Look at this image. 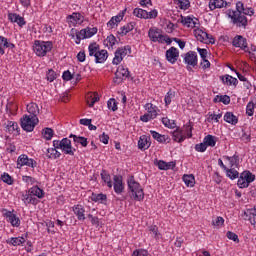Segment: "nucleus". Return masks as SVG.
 Instances as JSON below:
<instances>
[{"label": "nucleus", "mask_w": 256, "mask_h": 256, "mask_svg": "<svg viewBox=\"0 0 256 256\" xmlns=\"http://www.w3.org/2000/svg\"><path fill=\"white\" fill-rule=\"evenodd\" d=\"M164 29L166 33H172L175 30V24H173L171 21H166L164 23Z\"/></svg>", "instance_id": "nucleus-63"}, {"label": "nucleus", "mask_w": 256, "mask_h": 256, "mask_svg": "<svg viewBox=\"0 0 256 256\" xmlns=\"http://www.w3.org/2000/svg\"><path fill=\"white\" fill-rule=\"evenodd\" d=\"M203 142L207 147H215L217 145V137L209 134L204 137Z\"/></svg>", "instance_id": "nucleus-47"}, {"label": "nucleus", "mask_w": 256, "mask_h": 256, "mask_svg": "<svg viewBox=\"0 0 256 256\" xmlns=\"http://www.w3.org/2000/svg\"><path fill=\"white\" fill-rule=\"evenodd\" d=\"M112 187L117 195H121L125 191V184L123 183V176L114 175Z\"/></svg>", "instance_id": "nucleus-17"}, {"label": "nucleus", "mask_w": 256, "mask_h": 256, "mask_svg": "<svg viewBox=\"0 0 256 256\" xmlns=\"http://www.w3.org/2000/svg\"><path fill=\"white\" fill-rule=\"evenodd\" d=\"M20 123H21V127L24 131H26L27 133H31L32 131H34L37 123H39V118L25 114L20 119Z\"/></svg>", "instance_id": "nucleus-9"}, {"label": "nucleus", "mask_w": 256, "mask_h": 256, "mask_svg": "<svg viewBox=\"0 0 256 256\" xmlns=\"http://www.w3.org/2000/svg\"><path fill=\"white\" fill-rule=\"evenodd\" d=\"M22 201L25 205H37V203H39V200L31 194V190L29 189L22 195Z\"/></svg>", "instance_id": "nucleus-27"}, {"label": "nucleus", "mask_w": 256, "mask_h": 256, "mask_svg": "<svg viewBox=\"0 0 256 256\" xmlns=\"http://www.w3.org/2000/svg\"><path fill=\"white\" fill-rule=\"evenodd\" d=\"M57 149L59 148H56L53 146V148H48L46 150V157L48 159H59V157H61V152H59Z\"/></svg>", "instance_id": "nucleus-39"}, {"label": "nucleus", "mask_w": 256, "mask_h": 256, "mask_svg": "<svg viewBox=\"0 0 256 256\" xmlns=\"http://www.w3.org/2000/svg\"><path fill=\"white\" fill-rule=\"evenodd\" d=\"M129 77V69L125 68V66H119L115 73L114 83L119 85L123 83L124 79Z\"/></svg>", "instance_id": "nucleus-15"}, {"label": "nucleus", "mask_w": 256, "mask_h": 256, "mask_svg": "<svg viewBox=\"0 0 256 256\" xmlns=\"http://www.w3.org/2000/svg\"><path fill=\"white\" fill-rule=\"evenodd\" d=\"M162 123L164 127H168V129H175V127H177L175 120H171L167 117L162 118Z\"/></svg>", "instance_id": "nucleus-58"}, {"label": "nucleus", "mask_w": 256, "mask_h": 256, "mask_svg": "<svg viewBox=\"0 0 256 256\" xmlns=\"http://www.w3.org/2000/svg\"><path fill=\"white\" fill-rule=\"evenodd\" d=\"M224 171L226 173V177H228V179H231V181L239 179V171H237L235 168H226Z\"/></svg>", "instance_id": "nucleus-43"}, {"label": "nucleus", "mask_w": 256, "mask_h": 256, "mask_svg": "<svg viewBox=\"0 0 256 256\" xmlns=\"http://www.w3.org/2000/svg\"><path fill=\"white\" fill-rule=\"evenodd\" d=\"M89 57L95 58V63H105L109 57L107 50H101L99 44L92 43L88 46Z\"/></svg>", "instance_id": "nucleus-4"}, {"label": "nucleus", "mask_w": 256, "mask_h": 256, "mask_svg": "<svg viewBox=\"0 0 256 256\" xmlns=\"http://www.w3.org/2000/svg\"><path fill=\"white\" fill-rule=\"evenodd\" d=\"M194 37L197 39V41H200V43H206V44L215 43V38H213L212 35L208 34L201 28L194 29Z\"/></svg>", "instance_id": "nucleus-14"}, {"label": "nucleus", "mask_w": 256, "mask_h": 256, "mask_svg": "<svg viewBox=\"0 0 256 256\" xmlns=\"http://www.w3.org/2000/svg\"><path fill=\"white\" fill-rule=\"evenodd\" d=\"M254 113H255V103L250 101L246 106V115H248V117H253Z\"/></svg>", "instance_id": "nucleus-60"}, {"label": "nucleus", "mask_w": 256, "mask_h": 256, "mask_svg": "<svg viewBox=\"0 0 256 256\" xmlns=\"http://www.w3.org/2000/svg\"><path fill=\"white\" fill-rule=\"evenodd\" d=\"M68 35H69L70 39L72 41H74V43H76V45H81V41H83L85 39L81 30L78 31L75 28H72L70 30V32L68 33Z\"/></svg>", "instance_id": "nucleus-22"}, {"label": "nucleus", "mask_w": 256, "mask_h": 256, "mask_svg": "<svg viewBox=\"0 0 256 256\" xmlns=\"http://www.w3.org/2000/svg\"><path fill=\"white\" fill-rule=\"evenodd\" d=\"M117 44V38H115V36L113 34H110L109 36H107V38L104 40V45L105 47H107L108 49H113V47H115V45Z\"/></svg>", "instance_id": "nucleus-44"}, {"label": "nucleus", "mask_w": 256, "mask_h": 256, "mask_svg": "<svg viewBox=\"0 0 256 256\" xmlns=\"http://www.w3.org/2000/svg\"><path fill=\"white\" fill-rule=\"evenodd\" d=\"M97 27H86L81 29V34L83 35L84 39H91L94 35H97Z\"/></svg>", "instance_id": "nucleus-32"}, {"label": "nucleus", "mask_w": 256, "mask_h": 256, "mask_svg": "<svg viewBox=\"0 0 256 256\" xmlns=\"http://www.w3.org/2000/svg\"><path fill=\"white\" fill-rule=\"evenodd\" d=\"M213 227H223L225 225V219L223 217L218 216L215 220L212 221Z\"/></svg>", "instance_id": "nucleus-62"}, {"label": "nucleus", "mask_w": 256, "mask_h": 256, "mask_svg": "<svg viewBox=\"0 0 256 256\" xmlns=\"http://www.w3.org/2000/svg\"><path fill=\"white\" fill-rule=\"evenodd\" d=\"M229 3L225 0H210L209 9L210 11H215V9H224Z\"/></svg>", "instance_id": "nucleus-31"}, {"label": "nucleus", "mask_w": 256, "mask_h": 256, "mask_svg": "<svg viewBox=\"0 0 256 256\" xmlns=\"http://www.w3.org/2000/svg\"><path fill=\"white\" fill-rule=\"evenodd\" d=\"M148 255H149V252H147V250L145 249H136L132 253V256H148Z\"/></svg>", "instance_id": "nucleus-64"}, {"label": "nucleus", "mask_w": 256, "mask_h": 256, "mask_svg": "<svg viewBox=\"0 0 256 256\" xmlns=\"http://www.w3.org/2000/svg\"><path fill=\"white\" fill-rule=\"evenodd\" d=\"M222 82L225 85H237V83H239V81L237 80V78L231 76V75H225L221 77Z\"/></svg>", "instance_id": "nucleus-51"}, {"label": "nucleus", "mask_w": 256, "mask_h": 256, "mask_svg": "<svg viewBox=\"0 0 256 256\" xmlns=\"http://www.w3.org/2000/svg\"><path fill=\"white\" fill-rule=\"evenodd\" d=\"M181 23L184 27H188L189 29H195L197 25H199V19L194 16H182Z\"/></svg>", "instance_id": "nucleus-18"}, {"label": "nucleus", "mask_w": 256, "mask_h": 256, "mask_svg": "<svg viewBox=\"0 0 256 256\" xmlns=\"http://www.w3.org/2000/svg\"><path fill=\"white\" fill-rule=\"evenodd\" d=\"M223 159L226 163V165H228V169H235V167L239 166V157L234 154L233 156H223Z\"/></svg>", "instance_id": "nucleus-28"}, {"label": "nucleus", "mask_w": 256, "mask_h": 256, "mask_svg": "<svg viewBox=\"0 0 256 256\" xmlns=\"http://www.w3.org/2000/svg\"><path fill=\"white\" fill-rule=\"evenodd\" d=\"M149 147H151V137L147 135L140 136L138 140V149H140V151H147Z\"/></svg>", "instance_id": "nucleus-24"}, {"label": "nucleus", "mask_w": 256, "mask_h": 256, "mask_svg": "<svg viewBox=\"0 0 256 256\" xmlns=\"http://www.w3.org/2000/svg\"><path fill=\"white\" fill-rule=\"evenodd\" d=\"M197 62V52L189 51L184 55V63L186 65H190V67H195L197 66Z\"/></svg>", "instance_id": "nucleus-21"}, {"label": "nucleus", "mask_w": 256, "mask_h": 256, "mask_svg": "<svg viewBox=\"0 0 256 256\" xmlns=\"http://www.w3.org/2000/svg\"><path fill=\"white\" fill-rule=\"evenodd\" d=\"M129 55H131V46L126 45L118 48L114 53V58L112 60L113 65H119V63Z\"/></svg>", "instance_id": "nucleus-11"}, {"label": "nucleus", "mask_w": 256, "mask_h": 256, "mask_svg": "<svg viewBox=\"0 0 256 256\" xmlns=\"http://www.w3.org/2000/svg\"><path fill=\"white\" fill-rule=\"evenodd\" d=\"M17 169H21L22 167H30V169H35L37 167V161L33 158H29L27 154H21L18 156L16 162Z\"/></svg>", "instance_id": "nucleus-12"}, {"label": "nucleus", "mask_w": 256, "mask_h": 256, "mask_svg": "<svg viewBox=\"0 0 256 256\" xmlns=\"http://www.w3.org/2000/svg\"><path fill=\"white\" fill-rule=\"evenodd\" d=\"M29 191L36 199H43V197H45V191L37 185L29 188Z\"/></svg>", "instance_id": "nucleus-35"}, {"label": "nucleus", "mask_w": 256, "mask_h": 256, "mask_svg": "<svg viewBox=\"0 0 256 256\" xmlns=\"http://www.w3.org/2000/svg\"><path fill=\"white\" fill-rule=\"evenodd\" d=\"M144 109L146 113L140 116V121H142L143 123H149V121L157 119L159 113H161L159 107L157 105H154L153 103H146L144 105Z\"/></svg>", "instance_id": "nucleus-5"}, {"label": "nucleus", "mask_w": 256, "mask_h": 256, "mask_svg": "<svg viewBox=\"0 0 256 256\" xmlns=\"http://www.w3.org/2000/svg\"><path fill=\"white\" fill-rule=\"evenodd\" d=\"M173 99H175V91L169 90L164 97L165 106L169 107V104L172 103Z\"/></svg>", "instance_id": "nucleus-56"}, {"label": "nucleus", "mask_w": 256, "mask_h": 256, "mask_svg": "<svg viewBox=\"0 0 256 256\" xmlns=\"http://www.w3.org/2000/svg\"><path fill=\"white\" fill-rule=\"evenodd\" d=\"M5 125L8 133H15V131H19V124L15 121L8 120Z\"/></svg>", "instance_id": "nucleus-45"}, {"label": "nucleus", "mask_w": 256, "mask_h": 256, "mask_svg": "<svg viewBox=\"0 0 256 256\" xmlns=\"http://www.w3.org/2000/svg\"><path fill=\"white\" fill-rule=\"evenodd\" d=\"M119 102H117V100H115V98H110L107 101V107L109 109V111H112L113 113H115V111H117L119 109Z\"/></svg>", "instance_id": "nucleus-54"}, {"label": "nucleus", "mask_w": 256, "mask_h": 256, "mask_svg": "<svg viewBox=\"0 0 256 256\" xmlns=\"http://www.w3.org/2000/svg\"><path fill=\"white\" fill-rule=\"evenodd\" d=\"M42 135L46 141H51V139H53V135H55V132L51 128H44L42 130Z\"/></svg>", "instance_id": "nucleus-57"}, {"label": "nucleus", "mask_w": 256, "mask_h": 256, "mask_svg": "<svg viewBox=\"0 0 256 256\" xmlns=\"http://www.w3.org/2000/svg\"><path fill=\"white\" fill-rule=\"evenodd\" d=\"M26 239L24 236L11 237L6 241L8 245H12L13 247H19L25 243Z\"/></svg>", "instance_id": "nucleus-34"}, {"label": "nucleus", "mask_w": 256, "mask_h": 256, "mask_svg": "<svg viewBox=\"0 0 256 256\" xmlns=\"http://www.w3.org/2000/svg\"><path fill=\"white\" fill-rule=\"evenodd\" d=\"M99 101V94L90 92L86 95V103L89 107H93Z\"/></svg>", "instance_id": "nucleus-37"}, {"label": "nucleus", "mask_w": 256, "mask_h": 256, "mask_svg": "<svg viewBox=\"0 0 256 256\" xmlns=\"http://www.w3.org/2000/svg\"><path fill=\"white\" fill-rule=\"evenodd\" d=\"M91 201H94V203H103V201H107V195L103 193H100V194L92 193Z\"/></svg>", "instance_id": "nucleus-53"}, {"label": "nucleus", "mask_w": 256, "mask_h": 256, "mask_svg": "<svg viewBox=\"0 0 256 256\" xmlns=\"http://www.w3.org/2000/svg\"><path fill=\"white\" fill-rule=\"evenodd\" d=\"M213 101L214 103H223L224 105H229V103H231V97H229L228 95H217L215 96Z\"/></svg>", "instance_id": "nucleus-52"}, {"label": "nucleus", "mask_w": 256, "mask_h": 256, "mask_svg": "<svg viewBox=\"0 0 256 256\" xmlns=\"http://www.w3.org/2000/svg\"><path fill=\"white\" fill-rule=\"evenodd\" d=\"M101 179L106 183L107 187L111 189L113 187V181H111V175L107 173L105 170H102L101 172Z\"/></svg>", "instance_id": "nucleus-48"}, {"label": "nucleus", "mask_w": 256, "mask_h": 256, "mask_svg": "<svg viewBox=\"0 0 256 256\" xmlns=\"http://www.w3.org/2000/svg\"><path fill=\"white\" fill-rule=\"evenodd\" d=\"M227 15L229 19H231V23H233V25H236V27H240L242 29H246L248 20L247 17L241 12L229 9L227 10Z\"/></svg>", "instance_id": "nucleus-6"}, {"label": "nucleus", "mask_w": 256, "mask_h": 256, "mask_svg": "<svg viewBox=\"0 0 256 256\" xmlns=\"http://www.w3.org/2000/svg\"><path fill=\"white\" fill-rule=\"evenodd\" d=\"M0 179L3 181V183H6V185H13V183H15V179L7 172H4Z\"/></svg>", "instance_id": "nucleus-55"}, {"label": "nucleus", "mask_w": 256, "mask_h": 256, "mask_svg": "<svg viewBox=\"0 0 256 256\" xmlns=\"http://www.w3.org/2000/svg\"><path fill=\"white\" fill-rule=\"evenodd\" d=\"M183 181L186 187H195V176L192 174H185L183 176Z\"/></svg>", "instance_id": "nucleus-50"}, {"label": "nucleus", "mask_w": 256, "mask_h": 256, "mask_svg": "<svg viewBox=\"0 0 256 256\" xmlns=\"http://www.w3.org/2000/svg\"><path fill=\"white\" fill-rule=\"evenodd\" d=\"M8 19L11 23H17L18 27H25L27 25L25 18L17 13H9Z\"/></svg>", "instance_id": "nucleus-23"}, {"label": "nucleus", "mask_w": 256, "mask_h": 256, "mask_svg": "<svg viewBox=\"0 0 256 256\" xmlns=\"http://www.w3.org/2000/svg\"><path fill=\"white\" fill-rule=\"evenodd\" d=\"M150 134L152 135L153 139H155V141H158V143H171V138L168 135H161L155 130H150Z\"/></svg>", "instance_id": "nucleus-30"}, {"label": "nucleus", "mask_w": 256, "mask_h": 256, "mask_svg": "<svg viewBox=\"0 0 256 256\" xmlns=\"http://www.w3.org/2000/svg\"><path fill=\"white\" fill-rule=\"evenodd\" d=\"M149 232H150V235L154 237V239H159V237H161V234L159 233V228L157 226H150Z\"/></svg>", "instance_id": "nucleus-61"}, {"label": "nucleus", "mask_w": 256, "mask_h": 256, "mask_svg": "<svg viewBox=\"0 0 256 256\" xmlns=\"http://www.w3.org/2000/svg\"><path fill=\"white\" fill-rule=\"evenodd\" d=\"M53 147L60 149L64 155H70L73 157L75 155L76 149L73 148L71 140L69 138H63L62 140H53Z\"/></svg>", "instance_id": "nucleus-7"}, {"label": "nucleus", "mask_w": 256, "mask_h": 256, "mask_svg": "<svg viewBox=\"0 0 256 256\" xmlns=\"http://www.w3.org/2000/svg\"><path fill=\"white\" fill-rule=\"evenodd\" d=\"M232 45L234 47H238L239 49H242V51H245L247 49V39H245L241 35H237L234 37L232 41Z\"/></svg>", "instance_id": "nucleus-25"}, {"label": "nucleus", "mask_w": 256, "mask_h": 256, "mask_svg": "<svg viewBox=\"0 0 256 256\" xmlns=\"http://www.w3.org/2000/svg\"><path fill=\"white\" fill-rule=\"evenodd\" d=\"M181 130L183 131L185 139H191L193 137V126L191 124L184 125Z\"/></svg>", "instance_id": "nucleus-49"}, {"label": "nucleus", "mask_w": 256, "mask_h": 256, "mask_svg": "<svg viewBox=\"0 0 256 256\" xmlns=\"http://www.w3.org/2000/svg\"><path fill=\"white\" fill-rule=\"evenodd\" d=\"M133 29H135V22H130L126 25H124L123 27L120 28L119 30V35H121V37L127 35V33H131V31H133Z\"/></svg>", "instance_id": "nucleus-40"}, {"label": "nucleus", "mask_w": 256, "mask_h": 256, "mask_svg": "<svg viewBox=\"0 0 256 256\" xmlns=\"http://www.w3.org/2000/svg\"><path fill=\"white\" fill-rule=\"evenodd\" d=\"M155 165L160 169V171H169V169H175V162H165L163 160H156Z\"/></svg>", "instance_id": "nucleus-29"}, {"label": "nucleus", "mask_w": 256, "mask_h": 256, "mask_svg": "<svg viewBox=\"0 0 256 256\" xmlns=\"http://www.w3.org/2000/svg\"><path fill=\"white\" fill-rule=\"evenodd\" d=\"M3 217L5 218L7 223H10L13 227L19 228L21 227V218L17 216L15 210H7L4 209Z\"/></svg>", "instance_id": "nucleus-13"}, {"label": "nucleus", "mask_w": 256, "mask_h": 256, "mask_svg": "<svg viewBox=\"0 0 256 256\" xmlns=\"http://www.w3.org/2000/svg\"><path fill=\"white\" fill-rule=\"evenodd\" d=\"M32 51L36 57H47V53L53 51V41L35 40L32 45Z\"/></svg>", "instance_id": "nucleus-2"}, {"label": "nucleus", "mask_w": 256, "mask_h": 256, "mask_svg": "<svg viewBox=\"0 0 256 256\" xmlns=\"http://www.w3.org/2000/svg\"><path fill=\"white\" fill-rule=\"evenodd\" d=\"M255 216L256 214L251 209L244 212L245 221H249L251 225H253L254 227L256 225Z\"/></svg>", "instance_id": "nucleus-46"}, {"label": "nucleus", "mask_w": 256, "mask_h": 256, "mask_svg": "<svg viewBox=\"0 0 256 256\" xmlns=\"http://www.w3.org/2000/svg\"><path fill=\"white\" fill-rule=\"evenodd\" d=\"M253 181H255V174L249 170H246L240 173L238 176L237 185L239 189H247V187H249Z\"/></svg>", "instance_id": "nucleus-8"}, {"label": "nucleus", "mask_w": 256, "mask_h": 256, "mask_svg": "<svg viewBox=\"0 0 256 256\" xmlns=\"http://www.w3.org/2000/svg\"><path fill=\"white\" fill-rule=\"evenodd\" d=\"M74 215H76L78 221H85V207L81 204L74 205L72 207Z\"/></svg>", "instance_id": "nucleus-26"}, {"label": "nucleus", "mask_w": 256, "mask_h": 256, "mask_svg": "<svg viewBox=\"0 0 256 256\" xmlns=\"http://www.w3.org/2000/svg\"><path fill=\"white\" fill-rule=\"evenodd\" d=\"M173 141L176 143H183L185 140V134L183 133V130L181 128H177L172 133Z\"/></svg>", "instance_id": "nucleus-36"}, {"label": "nucleus", "mask_w": 256, "mask_h": 256, "mask_svg": "<svg viewBox=\"0 0 256 256\" xmlns=\"http://www.w3.org/2000/svg\"><path fill=\"white\" fill-rule=\"evenodd\" d=\"M245 53H248L249 58L254 61L255 57H256V46L255 45H251L249 48H246Z\"/></svg>", "instance_id": "nucleus-59"}, {"label": "nucleus", "mask_w": 256, "mask_h": 256, "mask_svg": "<svg viewBox=\"0 0 256 256\" xmlns=\"http://www.w3.org/2000/svg\"><path fill=\"white\" fill-rule=\"evenodd\" d=\"M133 15L138 19H144L147 21L151 19H157V17H159V11L157 9H152L150 11H147L142 8H135L133 10Z\"/></svg>", "instance_id": "nucleus-10"}, {"label": "nucleus", "mask_w": 256, "mask_h": 256, "mask_svg": "<svg viewBox=\"0 0 256 256\" xmlns=\"http://www.w3.org/2000/svg\"><path fill=\"white\" fill-rule=\"evenodd\" d=\"M127 185L128 193H130V197L133 199V201H143V199H145L143 187L135 180L134 176H129L127 178Z\"/></svg>", "instance_id": "nucleus-1"}, {"label": "nucleus", "mask_w": 256, "mask_h": 256, "mask_svg": "<svg viewBox=\"0 0 256 256\" xmlns=\"http://www.w3.org/2000/svg\"><path fill=\"white\" fill-rule=\"evenodd\" d=\"M66 20L69 25L75 27L77 25H82V23H84L85 16H83L79 12H73L71 15L67 16Z\"/></svg>", "instance_id": "nucleus-16"}, {"label": "nucleus", "mask_w": 256, "mask_h": 256, "mask_svg": "<svg viewBox=\"0 0 256 256\" xmlns=\"http://www.w3.org/2000/svg\"><path fill=\"white\" fill-rule=\"evenodd\" d=\"M27 113H29L30 117H37L39 115V105L37 103L31 102L26 106Z\"/></svg>", "instance_id": "nucleus-33"}, {"label": "nucleus", "mask_w": 256, "mask_h": 256, "mask_svg": "<svg viewBox=\"0 0 256 256\" xmlns=\"http://www.w3.org/2000/svg\"><path fill=\"white\" fill-rule=\"evenodd\" d=\"M70 139H73L74 143H76L77 145H81L83 147H87L88 145V141L87 138L83 137V136H77L75 134H70Z\"/></svg>", "instance_id": "nucleus-41"}, {"label": "nucleus", "mask_w": 256, "mask_h": 256, "mask_svg": "<svg viewBox=\"0 0 256 256\" xmlns=\"http://www.w3.org/2000/svg\"><path fill=\"white\" fill-rule=\"evenodd\" d=\"M174 5L182 11H187L191 7V2L189 0H174Z\"/></svg>", "instance_id": "nucleus-42"}, {"label": "nucleus", "mask_w": 256, "mask_h": 256, "mask_svg": "<svg viewBox=\"0 0 256 256\" xmlns=\"http://www.w3.org/2000/svg\"><path fill=\"white\" fill-rule=\"evenodd\" d=\"M166 59L169 63L172 65H175L177 63V60L179 59V50L175 47H171L166 51Z\"/></svg>", "instance_id": "nucleus-20"}, {"label": "nucleus", "mask_w": 256, "mask_h": 256, "mask_svg": "<svg viewBox=\"0 0 256 256\" xmlns=\"http://www.w3.org/2000/svg\"><path fill=\"white\" fill-rule=\"evenodd\" d=\"M236 11L242 15H247L248 17H253V15H255V9H253V7H245V4L241 1L236 2Z\"/></svg>", "instance_id": "nucleus-19"}, {"label": "nucleus", "mask_w": 256, "mask_h": 256, "mask_svg": "<svg viewBox=\"0 0 256 256\" xmlns=\"http://www.w3.org/2000/svg\"><path fill=\"white\" fill-rule=\"evenodd\" d=\"M224 121L230 125H237L239 123V118L233 114V112H226L224 114Z\"/></svg>", "instance_id": "nucleus-38"}, {"label": "nucleus", "mask_w": 256, "mask_h": 256, "mask_svg": "<svg viewBox=\"0 0 256 256\" xmlns=\"http://www.w3.org/2000/svg\"><path fill=\"white\" fill-rule=\"evenodd\" d=\"M148 37H149L150 41H152V43H160L162 45L165 43H166V45H171V43H173L171 38H169V36L163 34V31H161V29H159L157 27H151L148 30Z\"/></svg>", "instance_id": "nucleus-3"}]
</instances>
